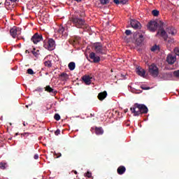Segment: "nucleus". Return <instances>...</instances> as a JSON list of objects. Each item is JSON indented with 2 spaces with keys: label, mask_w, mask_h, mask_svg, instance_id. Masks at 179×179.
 <instances>
[{
  "label": "nucleus",
  "mask_w": 179,
  "mask_h": 179,
  "mask_svg": "<svg viewBox=\"0 0 179 179\" xmlns=\"http://www.w3.org/2000/svg\"><path fill=\"white\" fill-rule=\"evenodd\" d=\"M168 43H169V44H173V43H174V38L169 39Z\"/></svg>",
  "instance_id": "a19ab883"
},
{
  "label": "nucleus",
  "mask_w": 179,
  "mask_h": 179,
  "mask_svg": "<svg viewBox=\"0 0 179 179\" xmlns=\"http://www.w3.org/2000/svg\"><path fill=\"white\" fill-rule=\"evenodd\" d=\"M20 30H22L20 28H16V27H13L10 29V34L13 38H16L20 34Z\"/></svg>",
  "instance_id": "1a4fd4ad"
},
{
  "label": "nucleus",
  "mask_w": 179,
  "mask_h": 179,
  "mask_svg": "<svg viewBox=\"0 0 179 179\" xmlns=\"http://www.w3.org/2000/svg\"><path fill=\"white\" fill-rule=\"evenodd\" d=\"M43 47L45 50H48V51H52L55 49V41L52 38H50L48 41H44Z\"/></svg>",
  "instance_id": "20e7f679"
},
{
  "label": "nucleus",
  "mask_w": 179,
  "mask_h": 179,
  "mask_svg": "<svg viewBox=\"0 0 179 179\" xmlns=\"http://www.w3.org/2000/svg\"><path fill=\"white\" fill-rule=\"evenodd\" d=\"M166 32L171 36H176V34H177V30L173 27L166 28Z\"/></svg>",
  "instance_id": "2eb2a0df"
},
{
  "label": "nucleus",
  "mask_w": 179,
  "mask_h": 179,
  "mask_svg": "<svg viewBox=\"0 0 179 179\" xmlns=\"http://www.w3.org/2000/svg\"><path fill=\"white\" fill-rule=\"evenodd\" d=\"M76 1V2H82V0H74Z\"/></svg>",
  "instance_id": "09e8293b"
},
{
  "label": "nucleus",
  "mask_w": 179,
  "mask_h": 179,
  "mask_svg": "<svg viewBox=\"0 0 179 179\" xmlns=\"http://www.w3.org/2000/svg\"><path fill=\"white\" fill-rule=\"evenodd\" d=\"M45 92H48V93H52V94H57V90L52 89L50 85H47L45 87Z\"/></svg>",
  "instance_id": "6ab92c4d"
},
{
  "label": "nucleus",
  "mask_w": 179,
  "mask_h": 179,
  "mask_svg": "<svg viewBox=\"0 0 179 179\" xmlns=\"http://www.w3.org/2000/svg\"><path fill=\"white\" fill-rule=\"evenodd\" d=\"M117 173L120 174V176H122L125 171H127V169L124 166H120L117 168Z\"/></svg>",
  "instance_id": "412c9836"
},
{
  "label": "nucleus",
  "mask_w": 179,
  "mask_h": 179,
  "mask_svg": "<svg viewBox=\"0 0 179 179\" xmlns=\"http://www.w3.org/2000/svg\"><path fill=\"white\" fill-rule=\"evenodd\" d=\"M31 41L34 43V44H37L40 43V41H43V35L38 34V33H36L31 38Z\"/></svg>",
  "instance_id": "6e6552de"
},
{
  "label": "nucleus",
  "mask_w": 179,
  "mask_h": 179,
  "mask_svg": "<svg viewBox=\"0 0 179 179\" xmlns=\"http://www.w3.org/2000/svg\"><path fill=\"white\" fill-rule=\"evenodd\" d=\"M29 135H30V133H28V132L21 134V136H24V138H27V136H29Z\"/></svg>",
  "instance_id": "e433bc0d"
},
{
  "label": "nucleus",
  "mask_w": 179,
  "mask_h": 179,
  "mask_svg": "<svg viewBox=\"0 0 179 179\" xmlns=\"http://www.w3.org/2000/svg\"><path fill=\"white\" fill-rule=\"evenodd\" d=\"M57 33H59V34H62V36H68L66 31H65V28L62 26L59 27Z\"/></svg>",
  "instance_id": "aec40b11"
},
{
  "label": "nucleus",
  "mask_w": 179,
  "mask_h": 179,
  "mask_svg": "<svg viewBox=\"0 0 179 179\" xmlns=\"http://www.w3.org/2000/svg\"><path fill=\"white\" fill-rule=\"evenodd\" d=\"M95 134L96 135H103V134H104V130H103V128L101 127H96Z\"/></svg>",
  "instance_id": "5701e85b"
},
{
  "label": "nucleus",
  "mask_w": 179,
  "mask_h": 179,
  "mask_svg": "<svg viewBox=\"0 0 179 179\" xmlns=\"http://www.w3.org/2000/svg\"><path fill=\"white\" fill-rule=\"evenodd\" d=\"M85 177H87L88 178H92V173L90 171H87L85 173Z\"/></svg>",
  "instance_id": "72a5a7b5"
},
{
  "label": "nucleus",
  "mask_w": 179,
  "mask_h": 179,
  "mask_svg": "<svg viewBox=\"0 0 179 179\" xmlns=\"http://www.w3.org/2000/svg\"><path fill=\"white\" fill-rule=\"evenodd\" d=\"M141 89L143 90H149L150 89V87H145V86H141Z\"/></svg>",
  "instance_id": "4c0bfd02"
},
{
  "label": "nucleus",
  "mask_w": 179,
  "mask_h": 179,
  "mask_svg": "<svg viewBox=\"0 0 179 179\" xmlns=\"http://www.w3.org/2000/svg\"><path fill=\"white\" fill-rule=\"evenodd\" d=\"M176 61H177V57H176L175 55H173L171 54L168 55L166 57V62L169 65H173L174 62H176Z\"/></svg>",
  "instance_id": "f8f14e48"
},
{
  "label": "nucleus",
  "mask_w": 179,
  "mask_h": 179,
  "mask_svg": "<svg viewBox=\"0 0 179 179\" xmlns=\"http://www.w3.org/2000/svg\"><path fill=\"white\" fill-rule=\"evenodd\" d=\"M173 76H175L176 78H179V70L175 71L173 72Z\"/></svg>",
  "instance_id": "473e14b6"
},
{
  "label": "nucleus",
  "mask_w": 179,
  "mask_h": 179,
  "mask_svg": "<svg viewBox=\"0 0 179 179\" xmlns=\"http://www.w3.org/2000/svg\"><path fill=\"white\" fill-rule=\"evenodd\" d=\"M136 73L139 76H141V78H145V75L146 74V71L145 69L138 67L136 69Z\"/></svg>",
  "instance_id": "dca6fc26"
},
{
  "label": "nucleus",
  "mask_w": 179,
  "mask_h": 179,
  "mask_svg": "<svg viewBox=\"0 0 179 179\" xmlns=\"http://www.w3.org/2000/svg\"><path fill=\"white\" fill-rule=\"evenodd\" d=\"M59 134H61V130H59V129H57V130L55 132V134L56 136L59 135Z\"/></svg>",
  "instance_id": "79ce46f5"
},
{
  "label": "nucleus",
  "mask_w": 179,
  "mask_h": 179,
  "mask_svg": "<svg viewBox=\"0 0 179 179\" xmlns=\"http://www.w3.org/2000/svg\"><path fill=\"white\" fill-rule=\"evenodd\" d=\"M148 72L153 78H157L159 76V68L155 64L149 66Z\"/></svg>",
  "instance_id": "39448f33"
},
{
  "label": "nucleus",
  "mask_w": 179,
  "mask_h": 179,
  "mask_svg": "<svg viewBox=\"0 0 179 179\" xmlns=\"http://www.w3.org/2000/svg\"><path fill=\"white\" fill-rule=\"evenodd\" d=\"M133 38L136 41V44L138 45H141L142 43H143V41L145 38H143V35L142 34H139L138 32H136L133 34Z\"/></svg>",
  "instance_id": "0eeeda50"
},
{
  "label": "nucleus",
  "mask_w": 179,
  "mask_h": 179,
  "mask_svg": "<svg viewBox=\"0 0 179 179\" xmlns=\"http://www.w3.org/2000/svg\"><path fill=\"white\" fill-rule=\"evenodd\" d=\"M61 156H62V154L59 153V155H57V158H58V157H61Z\"/></svg>",
  "instance_id": "49530a36"
},
{
  "label": "nucleus",
  "mask_w": 179,
  "mask_h": 179,
  "mask_svg": "<svg viewBox=\"0 0 179 179\" xmlns=\"http://www.w3.org/2000/svg\"><path fill=\"white\" fill-rule=\"evenodd\" d=\"M82 79L86 85H90V83H91L90 76H83Z\"/></svg>",
  "instance_id": "4be33fe9"
},
{
  "label": "nucleus",
  "mask_w": 179,
  "mask_h": 179,
  "mask_svg": "<svg viewBox=\"0 0 179 179\" xmlns=\"http://www.w3.org/2000/svg\"><path fill=\"white\" fill-rule=\"evenodd\" d=\"M130 24L133 29H141V22L135 20H131Z\"/></svg>",
  "instance_id": "4468645a"
},
{
  "label": "nucleus",
  "mask_w": 179,
  "mask_h": 179,
  "mask_svg": "<svg viewBox=\"0 0 179 179\" xmlns=\"http://www.w3.org/2000/svg\"><path fill=\"white\" fill-rule=\"evenodd\" d=\"M54 118L56 121H59V120H61V116L59 115V114L56 113L54 116Z\"/></svg>",
  "instance_id": "c756f323"
},
{
  "label": "nucleus",
  "mask_w": 179,
  "mask_h": 179,
  "mask_svg": "<svg viewBox=\"0 0 179 179\" xmlns=\"http://www.w3.org/2000/svg\"><path fill=\"white\" fill-rule=\"evenodd\" d=\"M90 59L92 61L91 62H94V64H97L100 62V57L96 56V53L92 52L89 55Z\"/></svg>",
  "instance_id": "ddd939ff"
},
{
  "label": "nucleus",
  "mask_w": 179,
  "mask_h": 179,
  "mask_svg": "<svg viewBox=\"0 0 179 179\" xmlns=\"http://www.w3.org/2000/svg\"><path fill=\"white\" fill-rule=\"evenodd\" d=\"M159 29L158 30L157 33V36H160L162 37L164 40V41H167V39L169 38V35H167V31L164 30V22L162 21L159 22Z\"/></svg>",
  "instance_id": "7ed1b4c3"
},
{
  "label": "nucleus",
  "mask_w": 179,
  "mask_h": 179,
  "mask_svg": "<svg viewBox=\"0 0 179 179\" xmlns=\"http://www.w3.org/2000/svg\"><path fill=\"white\" fill-rule=\"evenodd\" d=\"M59 79L60 80H62V82H66V80H68V79H69V76L66 73H62L59 76Z\"/></svg>",
  "instance_id": "f3484780"
},
{
  "label": "nucleus",
  "mask_w": 179,
  "mask_h": 179,
  "mask_svg": "<svg viewBox=\"0 0 179 179\" xmlns=\"http://www.w3.org/2000/svg\"><path fill=\"white\" fill-rule=\"evenodd\" d=\"M26 107H29V106H26Z\"/></svg>",
  "instance_id": "5fc2aeb1"
},
{
  "label": "nucleus",
  "mask_w": 179,
  "mask_h": 179,
  "mask_svg": "<svg viewBox=\"0 0 179 179\" xmlns=\"http://www.w3.org/2000/svg\"><path fill=\"white\" fill-rule=\"evenodd\" d=\"M106 97H107V92L106 91L100 92L98 94V99H99V100H100V101H103V100H104V99H106Z\"/></svg>",
  "instance_id": "a211bd4d"
},
{
  "label": "nucleus",
  "mask_w": 179,
  "mask_h": 179,
  "mask_svg": "<svg viewBox=\"0 0 179 179\" xmlns=\"http://www.w3.org/2000/svg\"><path fill=\"white\" fill-rule=\"evenodd\" d=\"M100 3L101 5H107V3H110V0H100Z\"/></svg>",
  "instance_id": "c85d7f7f"
},
{
  "label": "nucleus",
  "mask_w": 179,
  "mask_h": 179,
  "mask_svg": "<svg viewBox=\"0 0 179 179\" xmlns=\"http://www.w3.org/2000/svg\"><path fill=\"white\" fill-rule=\"evenodd\" d=\"M31 52L33 54V55H34V57H36V58H37V57H38L39 54H40V53H38V52H40V50H36V48H34V49L31 51Z\"/></svg>",
  "instance_id": "b1692460"
},
{
  "label": "nucleus",
  "mask_w": 179,
  "mask_h": 179,
  "mask_svg": "<svg viewBox=\"0 0 179 179\" xmlns=\"http://www.w3.org/2000/svg\"><path fill=\"white\" fill-rule=\"evenodd\" d=\"M160 22L161 21L157 23V22L156 21H150V22H148L147 27L150 31H155L156 30H157L158 27H160Z\"/></svg>",
  "instance_id": "423d86ee"
},
{
  "label": "nucleus",
  "mask_w": 179,
  "mask_h": 179,
  "mask_svg": "<svg viewBox=\"0 0 179 179\" xmlns=\"http://www.w3.org/2000/svg\"><path fill=\"white\" fill-rule=\"evenodd\" d=\"M27 73L29 75H34V71L31 69H28L27 71Z\"/></svg>",
  "instance_id": "7c9ffc66"
},
{
  "label": "nucleus",
  "mask_w": 179,
  "mask_h": 179,
  "mask_svg": "<svg viewBox=\"0 0 179 179\" xmlns=\"http://www.w3.org/2000/svg\"><path fill=\"white\" fill-rule=\"evenodd\" d=\"M174 53L179 57V48H175Z\"/></svg>",
  "instance_id": "c9c22d12"
},
{
  "label": "nucleus",
  "mask_w": 179,
  "mask_h": 179,
  "mask_svg": "<svg viewBox=\"0 0 179 179\" xmlns=\"http://www.w3.org/2000/svg\"><path fill=\"white\" fill-rule=\"evenodd\" d=\"M127 111H128V110H125V113H127Z\"/></svg>",
  "instance_id": "864d4df0"
},
{
  "label": "nucleus",
  "mask_w": 179,
  "mask_h": 179,
  "mask_svg": "<svg viewBox=\"0 0 179 179\" xmlns=\"http://www.w3.org/2000/svg\"><path fill=\"white\" fill-rule=\"evenodd\" d=\"M114 3H116V5H118L121 3L120 0H113Z\"/></svg>",
  "instance_id": "ea45409f"
},
{
  "label": "nucleus",
  "mask_w": 179,
  "mask_h": 179,
  "mask_svg": "<svg viewBox=\"0 0 179 179\" xmlns=\"http://www.w3.org/2000/svg\"><path fill=\"white\" fill-rule=\"evenodd\" d=\"M45 66H47L48 68H51L52 66V64L51 63V61L48 60L44 62Z\"/></svg>",
  "instance_id": "a878e982"
},
{
  "label": "nucleus",
  "mask_w": 179,
  "mask_h": 179,
  "mask_svg": "<svg viewBox=\"0 0 179 179\" xmlns=\"http://www.w3.org/2000/svg\"><path fill=\"white\" fill-rule=\"evenodd\" d=\"M6 166H7V164L5 162L0 163V169H1V170H5L6 169Z\"/></svg>",
  "instance_id": "bb28decb"
},
{
  "label": "nucleus",
  "mask_w": 179,
  "mask_h": 179,
  "mask_svg": "<svg viewBox=\"0 0 179 179\" xmlns=\"http://www.w3.org/2000/svg\"><path fill=\"white\" fill-rule=\"evenodd\" d=\"M25 54H30V51L26 50H25Z\"/></svg>",
  "instance_id": "a18cd8bd"
},
{
  "label": "nucleus",
  "mask_w": 179,
  "mask_h": 179,
  "mask_svg": "<svg viewBox=\"0 0 179 179\" xmlns=\"http://www.w3.org/2000/svg\"><path fill=\"white\" fill-rule=\"evenodd\" d=\"M125 34H126V36H131V34H132V31H131V30H129V29H127L125 31Z\"/></svg>",
  "instance_id": "f704fd0d"
},
{
  "label": "nucleus",
  "mask_w": 179,
  "mask_h": 179,
  "mask_svg": "<svg viewBox=\"0 0 179 179\" xmlns=\"http://www.w3.org/2000/svg\"><path fill=\"white\" fill-rule=\"evenodd\" d=\"M10 2H16L17 0H10Z\"/></svg>",
  "instance_id": "de8ad7c7"
},
{
  "label": "nucleus",
  "mask_w": 179,
  "mask_h": 179,
  "mask_svg": "<svg viewBox=\"0 0 179 179\" xmlns=\"http://www.w3.org/2000/svg\"><path fill=\"white\" fill-rule=\"evenodd\" d=\"M93 48L96 54H104V52H103V45L101 43H94Z\"/></svg>",
  "instance_id": "9b49d317"
},
{
  "label": "nucleus",
  "mask_w": 179,
  "mask_h": 179,
  "mask_svg": "<svg viewBox=\"0 0 179 179\" xmlns=\"http://www.w3.org/2000/svg\"><path fill=\"white\" fill-rule=\"evenodd\" d=\"M130 110L134 117H139L142 114H148L149 109L144 104L135 103L130 108Z\"/></svg>",
  "instance_id": "f03ea898"
},
{
  "label": "nucleus",
  "mask_w": 179,
  "mask_h": 179,
  "mask_svg": "<svg viewBox=\"0 0 179 179\" xmlns=\"http://www.w3.org/2000/svg\"><path fill=\"white\" fill-rule=\"evenodd\" d=\"M0 5H2V2H0Z\"/></svg>",
  "instance_id": "603ef678"
},
{
  "label": "nucleus",
  "mask_w": 179,
  "mask_h": 179,
  "mask_svg": "<svg viewBox=\"0 0 179 179\" xmlns=\"http://www.w3.org/2000/svg\"><path fill=\"white\" fill-rule=\"evenodd\" d=\"M76 65L75 64V62H71L69 64V69L70 71H73L76 68Z\"/></svg>",
  "instance_id": "393cba45"
},
{
  "label": "nucleus",
  "mask_w": 179,
  "mask_h": 179,
  "mask_svg": "<svg viewBox=\"0 0 179 179\" xmlns=\"http://www.w3.org/2000/svg\"><path fill=\"white\" fill-rule=\"evenodd\" d=\"M86 16L84 11H76L74 14L71 15L69 18V21L73 23V25L77 29H83L85 24H86V21L83 17Z\"/></svg>",
  "instance_id": "f257e3e1"
},
{
  "label": "nucleus",
  "mask_w": 179,
  "mask_h": 179,
  "mask_svg": "<svg viewBox=\"0 0 179 179\" xmlns=\"http://www.w3.org/2000/svg\"><path fill=\"white\" fill-rule=\"evenodd\" d=\"M127 2H128V0H120V3H122V5H125Z\"/></svg>",
  "instance_id": "58836bf2"
},
{
  "label": "nucleus",
  "mask_w": 179,
  "mask_h": 179,
  "mask_svg": "<svg viewBox=\"0 0 179 179\" xmlns=\"http://www.w3.org/2000/svg\"><path fill=\"white\" fill-rule=\"evenodd\" d=\"M34 159H35V160H37L38 159V155L37 154H36L34 156Z\"/></svg>",
  "instance_id": "c03bdc74"
},
{
  "label": "nucleus",
  "mask_w": 179,
  "mask_h": 179,
  "mask_svg": "<svg viewBox=\"0 0 179 179\" xmlns=\"http://www.w3.org/2000/svg\"><path fill=\"white\" fill-rule=\"evenodd\" d=\"M74 174H78V171H75Z\"/></svg>",
  "instance_id": "3c124183"
},
{
  "label": "nucleus",
  "mask_w": 179,
  "mask_h": 179,
  "mask_svg": "<svg viewBox=\"0 0 179 179\" xmlns=\"http://www.w3.org/2000/svg\"><path fill=\"white\" fill-rule=\"evenodd\" d=\"M26 124L27 125V123H25V122L23 123L24 127H26Z\"/></svg>",
  "instance_id": "8fccbe9b"
},
{
  "label": "nucleus",
  "mask_w": 179,
  "mask_h": 179,
  "mask_svg": "<svg viewBox=\"0 0 179 179\" xmlns=\"http://www.w3.org/2000/svg\"><path fill=\"white\" fill-rule=\"evenodd\" d=\"M159 78L163 80H170V79L173 78V73H161L159 75Z\"/></svg>",
  "instance_id": "9d476101"
},
{
  "label": "nucleus",
  "mask_w": 179,
  "mask_h": 179,
  "mask_svg": "<svg viewBox=\"0 0 179 179\" xmlns=\"http://www.w3.org/2000/svg\"><path fill=\"white\" fill-rule=\"evenodd\" d=\"M157 50H159V46H157V45H153L150 49L152 52H155V51H157Z\"/></svg>",
  "instance_id": "cd10ccee"
},
{
  "label": "nucleus",
  "mask_w": 179,
  "mask_h": 179,
  "mask_svg": "<svg viewBox=\"0 0 179 179\" xmlns=\"http://www.w3.org/2000/svg\"><path fill=\"white\" fill-rule=\"evenodd\" d=\"M5 5L6 6H9V5H10V3H9L8 0H6Z\"/></svg>",
  "instance_id": "37998d69"
},
{
  "label": "nucleus",
  "mask_w": 179,
  "mask_h": 179,
  "mask_svg": "<svg viewBox=\"0 0 179 179\" xmlns=\"http://www.w3.org/2000/svg\"><path fill=\"white\" fill-rule=\"evenodd\" d=\"M152 14L153 15V16H159V10H153L152 11Z\"/></svg>",
  "instance_id": "2f4dec72"
}]
</instances>
